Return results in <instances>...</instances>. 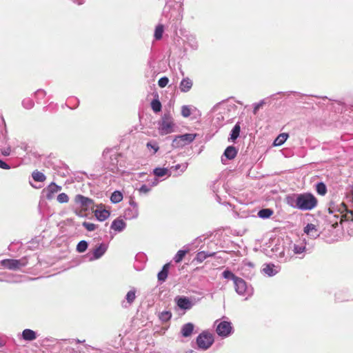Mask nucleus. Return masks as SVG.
I'll list each match as a JSON object with an SVG mask.
<instances>
[{"label": "nucleus", "instance_id": "obj_1", "mask_svg": "<svg viewBox=\"0 0 353 353\" xmlns=\"http://www.w3.org/2000/svg\"><path fill=\"white\" fill-rule=\"evenodd\" d=\"M327 230H336L334 236H338V232L341 230V225L347 222L353 224V210H350L343 203L339 205H331L328 208V214L325 216Z\"/></svg>", "mask_w": 353, "mask_h": 353}, {"label": "nucleus", "instance_id": "obj_2", "mask_svg": "<svg viewBox=\"0 0 353 353\" xmlns=\"http://www.w3.org/2000/svg\"><path fill=\"white\" fill-rule=\"evenodd\" d=\"M285 201L291 208L301 211L312 210L318 204L317 199L311 192L289 194L286 195Z\"/></svg>", "mask_w": 353, "mask_h": 353}, {"label": "nucleus", "instance_id": "obj_3", "mask_svg": "<svg viewBox=\"0 0 353 353\" xmlns=\"http://www.w3.org/2000/svg\"><path fill=\"white\" fill-rule=\"evenodd\" d=\"M102 158L103 167L112 173H117L119 171V168L124 166L123 156L115 149H105Z\"/></svg>", "mask_w": 353, "mask_h": 353}, {"label": "nucleus", "instance_id": "obj_4", "mask_svg": "<svg viewBox=\"0 0 353 353\" xmlns=\"http://www.w3.org/2000/svg\"><path fill=\"white\" fill-rule=\"evenodd\" d=\"M183 8L181 0H168L163 10V14L168 17L170 13V18L174 17L176 21H181L183 18Z\"/></svg>", "mask_w": 353, "mask_h": 353}, {"label": "nucleus", "instance_id": "obj_5", "mask_svg": "<svg viewBox=\"0 0 353 353\" xmlns=\"http://www.w3.org/2000/svg\"><path fill=\"white\" fill-rule=\"evenodd\" d=\"M157 124L159 132L161 135L168 134L174 131V123L170 112H164Z\"/></svg>", "mask_w": 353, "mask_h": 353}, {"label": "nucleus", "instance_id": "obj_6", "mask_svg": "<svg viewBox=\"0 0 353 353\" xmlns=\"http://www.w3.org/2000/svg\"><path fill=\"white\" fill-rule=\"evenodd\" d=\"M214 341L213 335L208 331H203L196 337V343L199 349L206 350Z\"/></svg>", "mask_w": 353, "mask_h": 353}, {"label": "nucleus", "instance_id": "obj_7", "mask_svg": "<svg viewBox=\"0 0 353 353\" xmlns=\"http://www.w3.org/2000/svg\"><path fill=\"white\" fill-rule=\"evenodd\" d=\"M0 263L6 269L10 270H18L28 264V259L26 256L22 257L20 259H6L1 260Z\"/></svg>", "mask_w": 353, "mask_h": 353}, {"label": "nucleus", "instance_id": "obj_8", "mask_svg": "<svg viewBox=\"0 0 353 353\" xmlns=\"http://www.w3.org/2000/svg\"><path fill=\"white\" fill-rule=\"evenodd\" d=\"M6 133V122L3 116L0 114V150L3 156L8 157L10 154L11 149L10 147L5 148L7 143V137Z\"/></svg>", "mask_w": 353, "mask_h": 353}, {"label": "nucleus", "instance_id": "obj_9", "mask_svg": "<svg viewBox=\"0 0 353 353\" xmlns=\"http://www.w3.org/2000/svg\"><path fill=\"white\" fill-rule=\"evenodd\" d=\"M196 134L185 133L176 136L172 140V146L174 148H183L191 143L195 139Z\"/></svg>", "mask_w": 353, "mask_h": 353}, {"label": "nucleus", "instance_id": "obj_10", "mask_svg": "<svg viewBox=\"0 0 353 353\" xmlns=\"http://www.w3.org/2000/svg\"><path fill=\"white\" fill-rule=\"evenodd\" d=\"M236 293L241 296H251L253 294V288L248 286L247 283L240 277H238L234 282Z\"/></svg>", "mask_w": 353, "mask_h": 353}, {"label": "nucleus", "instance_id": "obj_11", "mask_svg": "<svg viewBox=\"0 0 353 353\" xmlns=\"http://www.w3.org/2000/svg\"><path fill=\"white\" fill-rule=\"evenodd\" d=\"M216 332L222 338L228 337L234 332L232 323L227 321L220 322L216 326Z\"/></svg>", "mask_w": 353, "mask_h": 353}, {"label": "nucleus", "instance_id": "obj_12", "mask_svg": "<svg viewBox=\"0 0 353 353\" xmlns=\"http://www.w3.org/2000/svg\"><path fill=\"white\" fill-rule=\"evenodd\" d=\"M130 206L127 208L123 213L124 219L132 220L137 219L139 216V208L136 201L131 199L129 201Z\"/></svg>", "mask_w": 353, "mask_h": 353}, {"label": "nucleus", "instance_id": "obj_13", "mask_svg": "<svg viewBox=\"0 0 353 353\" xmlns=\"http://www.w3.org/2000/svg\"><path fill=\"white\" fill-rule=\"evenodd\" d=\"M61 186L58 185L54 182H52L42 190L41 193L47 200H52L54 197L55 194L61 191Z\"/></svg>", "mask_w": 353, "mask_h": 353}, {"label": "nucleus", "instance_id": "obj_14", "mask_svg": "<svg viewBox=\"0 0 353 353\" xmlns=\"http://www.w3.org/2000/svg\"><path fill=\"white\" fill-rule=\"evenodd\" d=\"M272 251L280 261L285 262L288 260V256H285V249L283 243L279 239L277 240L276 243L272 248Z\"/></svg>", "mask_w": 353, "mask_h": 353}, {"label": "nucleus", "instance_id": "obj_15", "mask_svg": "<svg viewBox=\"0 0 353 353\" xmlns=\"http://www.w3.org/2000/svg\"><path fill=\"white\" fill-rule=\"evenodd\" d=\"M174 301L176 305L182 310L187 311L190 310L193 305V302L188 298L185 296H177L174 299Z\"/></svg>", "mask_w": 353, "mask_h": 353}, {"label": "nucleus", "instance_id": "obj_16", "mask_svg": "<svg viewBox=\"0 0 353 353\" xmlns=\"http://www.w3.org/2000/svg\"><path fill=\"white\" fill-rule=\"evenodd\" d=\"M108 248V244L101 243L97 245L92 251V255L90 257V261H95L100 259L106 252Z\"/></svg>", "mask_w": 353, "mask_h": 353}, {"label": "nucleus", "instance_id": "obj_17", "mask_svg": "<svg viewBox=\"0 0 353 353\" xmlns=\"http://www.w3.org/2000/svg\"><path fill=\"white\" fill-rule=\"evenodd\" d=\"M281 270L279 265H276L272 263H265L263 265L262 272L268 276H273L279 273Z\"/></svg>", "mask_w": 353, "mask_h": 353}, {"label": "nucleus", "instance_id": "obj_18", "mask_svg": "<svg viewBox=\"0 0 353 353\" xmlns=\"http://www.w3.org/2000/svg\"><path fill=\"white\" fill-rule=\"evenodd\" d=\"M74 202L82 208L87 209L93 204V200L82 194H77L74 197Z\"/></svg>", "mask_w": 353, "mask_h": 353}, {"label": "nucleus", "instance_id": "obj_19", "mask_svg": "<svg viewBox=\"0 0 353 353\" xmlns=\"http://www.w3.org/2000/svg\"><path fill=\"white\" fill-rule=\"evenodd\" d=\"M136 288H132V289L125 295V299L121 302V306L124 308H128L131 306L136 299Z\"/></svg>", "mask_w": 353, "mask_h": 353}, {"label": "nucleus", "instance_id": "obj_20", "mask_svg": "<svg viewBox=\"0 0 353 353\" xmlns=\"http://www.w3.org/2000/svg\"><path fill=\"white\" fill-rule=\"evenodd\" d=\"M304 232L310 238L316 239L320 236L321 232L313 223H307L303 228Z\"/></svg>", "mask_w": 353, "mask_h": 353}, {"label": "nucleus", "instance_id": "obj_21", "mask_svg": "<svg viewBox=\"0 0 353 353\" xmlns=\"http://www.w3.org/2000/svg\"><path fill=\"white\" fill-rule=\"evenodd\" d=\"M238 153V149L234 147V145H229L228 146L222 157H221V161H224V158H225L227 160H232L234 159Z\"/></svg>", "mask_w": 353, "mask_h": 353}, {"label": "nucleus", "instance_id": "obj_22", "mask_svg": "<svg viewBox=\"0 0 353 353\" xmlns=\"http://www.w3.org/2000/svg\"><path fill=\"white\" fill-rule=\"evenodd\" d=\"M241 271L244 276L251 279L254 274V264L250 261L244 262Z\"/></svg>", "mask_w": 353, "mask_h": 353}, {"label": "nucleus", "instance_id": "obj_23", "mask_svg": "<svg viewBox=\"0 0 353 353\" xmlns=\"http://www.w3.org/2000/svg\"><path fill=\"white\" fill-rule=\"evenodd\" d=\"M126 228L125 222L121 218H117L114 219L110 225V229L113 230L117 232H123Z\"/></svg>", "mask_w": 353, "mask_h": 353}, {"label": "nucleus", "instance_id": "obj_24", "mask_svg": "<svg viewBox=\"0 0 353 353\" xmlns=\"http://www.w3.org/2000/svg\"><path fill=\"white\" fill-rule=\"evenodd\" d=\"M292 250L294 254L299 256V258L303 259L305 256V252H306L305 240L303 241V242H301L299 243H294L293 245Z\"/></svg>", "mask_w": 353, "mask_h": 353}, {"label": "nucleus", "instance_id": "obj_25", "mask_svg": "<svg viewBox=\"0 0 353 353\" xmlns=\"http://www.w3.org/2000/svg\"><path fill=\"white\" fill-rule=\"evenodd\" d=\"M21 337L24 341H32L37 339V332L30 329H25L21 334Z\"/></svg>", "mask_w": 353, "mask_h": 353}, {"label": "nucleus", "instance_id": "obj_26", "mask_svg": "<svg viewBox=\"0 0 353 353\" xmlns=\"http://www.w3.org/2000/svg\"><path fill=\"white\" fill-rule=\"evenodd\" d=\"M192 81L188 77L183 78L179 85V89L182 92H188L192 87Z\"/></svg>", "mask_w": 353, "mask_h": 353}, {"label": "nucleus", "instance_id": "obj_27", "mask_svg": "<svg viewBox=\"0 0 353 353\" xmlns=\"http://www.w3.org/2000/svg\"><path fill=\"white\" fill-rule=\"evenodd\" d=\"M110 211L105 209H97L94 211V216L99 221H104L110 216Z\"/></svg>", "mask_w": 353, "mask_h": 353}, {"label": "nucleus", "instance_id": "obj_28", "mask_svg": "<svg viewBox=\"0 0 353 353\" xmlns=\"http://www.w3.org/2000/svg\"><path fill=\"white\" fill-rule=\"evenodd\" d=\"M169 268H170V263H165L163 266L161 270L158 273L157 278H158V281L160 283H162L165 281V280L168 277V275Z\"/></svg>", "mask_w": 353, "mask_h": 353}, {"label": "nucleus", "instance_id": "obj_29", "mask_svg": "<svg viewBox=\"0 0 353 353\" xmlns=\"http://www.w3.org/2000/svg\"><path fill=\"white\" fill-rule=\"evenodd\" d=\"M194 325L192 323H187L182 325L181 328V333L183 337L190 336L193 332Z\"/></svg>", "mask_w": 353, "mask_h": 353}, {"label": "nucleus", "instance_id": "obj_30", "mask_svg": "<svg viewBox=\"0 0 353 353\" xmlns=\"http://www.w3.org/2000/svg\"><path fill=\"white\" fill-rule=\"evenodd\" d=\"M188 166V163H184L183 164H177L176 165L170 167V171L171 172V174H172V171H177L179 170H180L179 172L173 174L174 176H178L181 175L182 173H183L187 170Z\"/></svg>", "mask_w": 353, "mask_h": 353}, {"label": "nucleus", "instance_id": "obj_31", "mask_svg": "<svg viewBox=\"0 0 353 353\" xmlns=\"http://www.w3.org/2000/svg\"><path fill=\"white\" fill-rule=\"evenodd\" d=\"M216 252H205V251H200L199 252L195 257V259L199 262L201 263L204 260H205L208 257H212L215 256Z\"/></svg>", "mask_w": 353, "mask_h": 353}, {"label": "nucleus", "instance_id": "obj_32", "mask_svg": "<svg viewBox=\"0 0 353 353\" xmlns=\"http://www.w3.org/2000/svg\"><path fill=\"white\" fill-rule=\"evenodd\" d=\"M153 174L157 177H163L165 175L171 176V172L166 168H156L153 170Z\"/></svg>", "mask_w": 353, "mask_h": 353}, {"label": "nucleus", "instance_id": "obj_33", "mask_svg": "<svg viewBox=\"0 0 353 353\" xmlns=\"http://www.w3.org/2000/svg\"><path fill=\"white\" fill-rule=\"evenodd\" d=\"M241 131V126L239 123L235 124L230 133V139L231 141H234L239 137Z\"/></svg>", "mask_w": 353, "mask_h": 353}, {"label": "nucleus", "instance_id": "obj_34", "mask_svg": "<svg viewBox=\"0 0 353 353\" xmlns=\"http://www.w3.org/2000/svg\"><path fill=\"white\" fill-rule=\"evenodd\" d=\"M289 135L288 133H281L280 134L274 141L273 145L274 146H280L282 145L288 138Z\"/></svg>", "mask_w": 353, "mask_h": 353}, {"label": "nucleus", "instance_id": "obj_35", "mask_svg": "<svg viewBox=\"0 0 353 353\" xmlns=\"http://www.w3.org/2000/svg\"><path fill=\"white\" fill-rule=\"evenodd\" d=\"M273 213V210L270 208H263L258 212L257 214L259 218L265 219L270 218Z\"/></svg>", "mask_w": 353, "mask_h": 353}, {"label": "nucleus", "instance_id": "obj_36", "mask_svg": "<svg viewBox=\"0 0 353 353\" xmlns=\"http://www.w3.org/2000/svg\"><path fill=\"white\" fill-rule=\"evenodd\" d=\"M151 108L155 113H158L161 110L162 105L161 101H159L158 96L157 98H154L151 101Z\"/></svg>", "mask_w": 353, "mask_h": 353}, {"label": "nucleus", "instance_id": "obj_37", "mask_svg": "<svg viewBox=\"0 0 353 353\" xmlns=\"http://www.w3.org/2000/svg\"><path fill=\"white\" fill-rule=\"evenodd\" d=\"M32 177L34 181L37 182H43L46 179V175L38 170H34L32 172Z\"/></svg>", "mask_w": 353, "mask_h": 353}, {"label": "nucleus", "instance_id": "obj_38", "mask_svg": "<svg viewBox=\"0 0 353 353\" xmlns=\"http://www.w3.org/2000/svg\"><path fill=\"white\" fill-rule=\"evenodd\" d=\"M158 316L160 321L164 323L169 321L171 319L172 314L170 311L165 310L159 312Z\"/></svg>", "mask_w": 353, "mask_h": 353}, {"label": "nucleus", "instance_id": "obj_39", "mask_svg": "<svg viewBox=\"0 0 353 353\" xmlns=\"http://www.w3.org/2000/svg\"><path fill=\"white\" fill-rule=\"evenodd\" d=\"M123 199V194L118 190L113 192L110 196V201L113 203H118Z\"/></svg>", "mask_w": 353, "mask_h": 353}, {"label": "nucleus", "instance_id": "obj_40", "mask_svg": "<svg viewBox=\"0 0 353 353\" xmlns=\"http://www.w3.org/2000/svg\"><path fill=\"white\" fill-rule=\"evenodd\" d=\"M316 191L321 196H324L327 193V187L323 182H319L316 184Z\"/></svg>", "mask_w": 353, "mask_h": 353}, {"label": "nucleus", "instance_id": "obj_41", "mask_svg": "<svg viewBox=\"0 0 353 353\" xmlns=\"http://www.w3.org/2000/svg\"><path fill=\"white\" fill-rule=\"evenodd\" d=\"M164 31V26L162 24H159L154 30V37L156 40H160L162 38Z\"/></svg>", "mask_w": 353, "mask_h": 353}, {"label": "nucleus", "instance_id": "obj_42", "mask_svg": "<svg viewBox=\"0 0 353 353\" xmlns=\"http://www.w3.org/2000/svg\"><path fill=\"white\" fill-rule=\"evenodd\" d=\"M88 248V243L85 240H82V241H79L78 243V244L77 245L76 250H77V252H78L79 253H83L86 251Z\"/></svg>", "mask_w": 353, "mask_h": 353}, {"label": "nucleus", "instance_id": "obj_43", "mask_svg": "<svg viewBox=\"0 0 353 353\" xmlns=\"http://www.w3.org/2000/svg\"><path fill=\"white\" fill-rule=\"evenodd\" d=\"M188 252V250H179L175 256H174V261L175 263H179L181 262L185 254Z\"/></svg>", "mask_w": 353, "mask_h": 353}, {"label": "nucleus", "instance_id": "obj_44", "mask_svg": "<svg viewBox=\"0 0 353 353\" xmlns=\"http://www.w3.org/2000/svg\"><path fill=\"white\" fill-rule=\"evenodd\" d=\"M21 104H22V106L25 109H27V110L32 109L34 107V103L33 100L31 98H29V97L25 98L22 101Z\"/></svg>", "mask_w": 353, "mask_h": 353}, {"label": "nucleus", "instance_id": "obj_45", "mask_svg": "<svg viewBox=\"0 0 353 353\" xmlns=\"http://www.w3.org/2000/svg\"><path fill=\"white\" fill-rule=\"evenodd\" d=\"M222 276L224 279L232 280L233 282L238 278L232 272L228 269L223 272Z\"/></svg>", "mask_w": 353, "mask_h": 353}, {"label": "nucleus", "instance_id": "obj_46", "mask_svg": "<svg viewBox=\"0 0 353 353\" xmlns=\"http://www.w3.org/2000/svg\"><path fill=\"white\" fill-rule=\"evenodd\" d=\"M34 95L39 103L46 96V92L44 90L39 89L34 93Z\"/></svg>", "mask_w": 353, "mask_h": 353}, {"label": "nucleus", "instance_id": "obj_47", "mask_svg": "<svg viewBox=\"0 0 353 353\" xmlns=\"http://www.w3.org/2000/svg\"><path fill=\"white\" fill-rule=\"evenodd\" d=\"M188 45L192 49L196 50L198 48V43L194 37L190 36L188 38Z\"/></svg>", "mask_w": 353, "mask_h": 353}, {"label": "nucleus", "instance_id": "obj_48", "mask_svg": "<svg viewBox=\"0 0 353 353\" xmlns=\"http://www.w3.org/2000/svg\"><path fill=\"white\" fill-rule=\"evenodd\" d=\"M57 200L59 203H66L69 201V197L65 193H60L57 196Z\"/></svg>", "mask_w": 353, "mask_h": 353}, {"label": "nucleus", "instance_id": "obj_49", "mask_svg": "<svg viewBox=\"0 0 353 353\" xmlns=\"http://www.w3.org/2000/svg\"><path fill=\"white\" fill-rule=\"evenodd\" d=\"M82 225L89 232L94 231L97 228V225L87 221L83 222Z\"/></svg>", "mask_w": 353, "mask_h": 353}, {"label": "nucleus", "instance_id": "obj_50", "mask_svg": "<svg viewBox=\"0 0 353 353\" xmlns=\"http://www.w3.org/2000/svg\"><path fill=\"white\" fill-rule=\"evenodd\" d=\"M146 146L148 149H151L154 150V154H155L159 149V147L156 141H150L147 143Z\"/></svg>", "mask_w": 353, "mask_h": 353}, {"label": "nucleus", "instance_id": "obj_51", "mask_svg": "<svg viewBox=\"0 0 353 353\" xmlns=\"http://www.w3.org/2000/svg\"><path fill=\"white\" fill-rule=\"evenodd\" d=\"M181 114L183 117H188L191 114L190 109L188 105L182 106Z\"/></svg>", "mask_w": 353, "mask_h": 353}, {"label": "nucleus", "instance_id": "obj_52", "mask_svg": "<svg viewBox=\"0 0 353 353\" xmlns=\"http://www.w3.org/2000/svg\"><path fill=\"white\" fill-rule=\"evenodd\" d=\"M168 78L166 77H163L159 79L158 85L160 88H164L168 85Z\"/></svg>", "mask_w": 353, "mask_h": 353}, {"label": "nucleus", "instance_id": "obj_53", "mask_svg": "<svg viewBox=\"0 0 353 353\" xmlns=\"http://www.w3.org/2000/svg\"><path fill=\"white\" fill-rule=\"evenodd\" d=\"M264 103H265L264 99L260 101L259 103H254V108H253V113L254 114H256L257 113V112L259 111V110L260 109V108L262 107Z\"/></svg>", "mask_w": 353, "mask_h": 353}, {"label": "nucleus", "instance_id": "obj_54", "mask_svg": "<svg viewBox=\"0 0 353 353\" xmlns=\"http://www.w3.org/2000/svg\"><path fill=\"white\" fill-rule=\"evenodd\" d=\"M150 190H151V186L148 185H145V184L142 185L139 188V191L141 193H143V194H147V193H148Z\"/></svg>", "mask_w": 353, "mask_h": 353}, {"label": "nucleus", "instance_id": "obj_55", "mask_svg": "<svg viewBox=\"0 0 353 353\" xmlns=\"http://www.w3.org/2000/svg\"><path fill=\"white\" fill-rule=\"evenodd\" d=\"M0 168L3 170H10L11 167L6 162L0 159Z\"/></svg>", "mask_w": 353, "mask_h": 353}, {"label": "nucleus", "instance_id": "obj_56", "mask_svg": "<svg viewBox=\"0 0 353 353\" xmlns=\"http://www.w3.org/2000/svg\"><path fill=\"white\" fill-rule=\"evenodd\" d=\"M72 2L78 6H81V5H83L85 2V0H72Z\"/></svg>", "mask_w": 353, "mask_h": 353}, {"label": "nucleus", "instance_id": "obj_57", "mask_svg": "<svg viewBox=\"0 0 353 353\" xmlns=\"http://www.w3.org/2000/svg\"><path fill=\"white\" fill-rule=\"evenodd\" d=\"M216 119L218 120V121H223L224 119V117L223 115L222 114V113H219L216 114Z\"/></svg>", "mask_w": 353, "mask_h": 353}, {"label": "nucleus", "instance_id": "obj_58", "mask_svg": "<svg viewBox=\"0 0 353 353\" xmlns=\"http://www.w3.org/2000/svg\"><path fill=\"white\" fill-rule=\"evenodd\" d=\"M211 189L214 192L217 191L216 181L213 182V184L211 186Z\"/></svg>", "mask_w": 353, "mask_h": 353}, {"label": "nucleus", "instance_id": "obj_59", "mask_svg": "<svg viewBox=\"0 0 353 353\" xmlns=\"http://www.w3.org/2000/svg\"><path fill=\"white\" fill-rule=\"evenodd\" d=\"M159 183V180L157 179V178H154L152 182V185H150L151 187L152 186H155L157 185V184Z\"/></svg>", "mask_w": 353, "mask_h": 353}, {"label": "nucleus", "instance_id": "obj_60", "mask_svg": "<svg viewBox=\"0 0 353 353\" xmlns=\"http://www.w3.org/2000/svg\"><path fill=\"white\" fill-rule=\"evenodd\" d=\"M335 297H336V300L337 301H343V299H341L339 297H338L337 294L335 295Z\"/></svg>", "mask_w": 353, "mask_h": 353}, {"label": "nucleus", "instance_id": "obj_61", "mask_svg": "<svg viewBox=\"0 0 353 353\" xmlns=\"http://www.w3.org/2000/svg\"><path fill=\"white\" fill-rule=\"evenodd\" d=\"M4 345V343L1 338L0 337V347H3Z\"/></svg>", "mask_w": 353, "mask_h": 353}, {"label": "nucleus", "instance_id": "obj_62", "mask_svg": "<svg viewBox=\"0 0 353 353\" xmlns=\"http://www.w3.org/2000/svg\"><path fill=\"white\" fill-rule=\"evenodd\" d=\"M216 201L219 202V200L221 199H220L219 196L217 194H216Z\"/></svg>", "mask_w": 353, "mask_h": 353}, {"label": "nucleus", "instance_id": "obj_63", "mask_svg": "<svg viewBox=\"0 0 353 353\" xmlns=\"http://www.w3.org/2000/svg\"><path fill=\"white\" fill-rule=\"evenodd\" d=\"M352 201L353 202V188H352Z\"/></svg>", "mask_w": 353, "mask_h": 353}, {"label": "nucleus", "instance_id": "obj_64", "mask_svg": "<svg viewBox=\"0 0 353 353\" xmlns=\"http://www.w3.org/2000/svg\"><path fill=\"white\" fill-rule=\"evenodd\" d=\"M30 185H32V187L33 188H37V187L34 186L32 183H30Z\"/></svg>", "mask_w": 353, "mask_h": 353}]
</instances>
